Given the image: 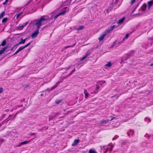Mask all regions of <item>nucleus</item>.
<instances>
[{"instance_id": "nucleus-1", "label": "nucleus", "mask_w": 153, "mask_h": 153, "mask_svg": "<svg viewBox=\"0 0 153 153\" xmlns=\"http://www.w3.org/2000/svg\"><path fill=\"white\" fill-rule=\"evenodd\" d=\"M46 16H42L40 18L37 20L35 23V25L37 27V29L39 30L40 27L45 23H43V22L47 20V19L45 18Z\"/></svg>"}, {"instance_id": "nucleus-2", "label": "nucleus", "mask_w": 153, "mask_h": 153, "mask_svg": "<svg viewBox=\"0 0 153 153\" xmlns=\"http://www.w3.org/2000/svg\"><path fill=\"white\" fill-rule=\"evenodd\" d=\"M115 27V25H114L111 26L110 28H109L105 30L104 33L106 35L108 34V33H110L111 31H112L113 30Z\"/></svg>"}, {"instance_id": "nucleus-3", "label": "nucleus", "mask_w": 153, "mask_h": 153, "mask_svg": "<svg viewBox=\"0 0 153 153\" xmlns=\"http://www.w3.org/2000/svg\"><path fill=\"white\" fill-rule=\"evenodd\" d=\"M33 139H32L29 140H28L25 141H24L21 142L18 145V146L20 147L22 145L28 143H30V142L32 141L33 140Z\"/></svg>"}, {"instance_id": "nucleus-4", "label": "nucleus", "mask_w": 153, "mask_h": 153, "mask_svg": "<svg viewBox=\"0 0 153 153\" xmlns=\"http://www.w3.org/2000/svg\"><path fill=\"white\" fill-rule=\"evenodd\" d=\"M39 30L37 29L32 34L31 36L33 38H35L37 36L38 34L39 33Z\"/></svg>"}, {"instance_id": "nucleus-5", "label": "nucleus", "mask_w": 153, "mask_h": 153, "mask_svg": "<svg viewBox=\"0 0 153 153\" xmlns=\"http://www.w3.org/2000/svg\"><path fill=\"white\" fill-rule=\"evenodd\" d=\"M66 13V11H63L62 12H60V13H59L58 14L56 15L54 17V18L55 19H56L59 16L62 15H64V14H65Z\"/></svg>"}, {"instance_id": "nucleus-6", "label": "nucleus", "mask_w": 153, "mask_h": 153, "mask_svg": "<svg viewBox=\"0 0 153 153\" xmlns=\"http://www.w3.org/2000/svg\"><path fill=\"white\" fill-rule=\"evenodd\" d=\"M114 117L112 118L111 120H101L100 121V123L101 124H106L108 122L111 121L113 120L114 119Z\"/></svg>"}, {"instance_id": "nucleus-7", "label": "nucleus", "mask_w": 153, "mask_h": 153, "mask_svg": "<svg viewBox=\"0 0 153 153\" xmlns=\"http://www.w3.org/2000/svg\"><path fill=\"white\" fill-rule=\"evenodd\" d=\"M27 23H26L25 24L24 23L21 26H19L16 27V29L17 30H22L24 27L26 25Z\"/></svg>"}, {"instance_id": "nucleus-8", "label": "nucleus", "mask_w": 153, "mask_h": 153, "mask_svg": "<svg viewBox=\"0 0 153 153\" xmlns=\"http://www.w3.org/2000/svg\"><path fill=\"white\" fill-rule=\"evenodd\" d=\"M79 142V139L75 140L73 142L72 144V146H76L77 144Z\"/></svg>"}, {"instance_id": "nucleus-9", "label": "nucleus", "mask_w": 153, "mask_h": 153, "mask_svg": "<svg viewBox=\"0 0 153 153\" xmlns=\"http://www.w3.org/2000/svg\"><path fill=\"white\" fill-rule=\"evenodd\" d=\"M26 39L27 38L24 39H23L22 38H21L20 40V41L18 44H17L16 45H18L20 44H24L25 43Z\"/></svg>"}, {"instance_id": "nucleus-10", "label": "nucleus", "mask_w": 153, "mask_h": 153, "mask_svg": "<svg viewBox=\"0 0 153 153\" xmlns=\"http://www.w3.org/2000/svg\"><path fill=\"white\" fill-rule=\"evenodd\" d=\"M106 35L103 33L102 35L100 36V37L98 38L99 41H100L102 40Z\"/></svg>"}, {"instance_id": "nucleus-11", "label": "nucleus", "mask_w": 153, "mask_h": 153, "mask_svg": "<svg viewBox=\"0 0 153 153\" xmlns=\"http://www.w3.org/2000/svg\"><path fill=\"white\" fill-rule=\"evenodd\" d=\"M148 8L149 9L150 7L153 5V0L150 1L148 2Z\"/></svg>"}, {"instance_id": "nucleus-12", "label": "nucleus", "mask_w": 153, "mask_h": 153, "mask_svg": "<svg viewBox=\"0 0 153 153\" xmlns=\"http://www.w3.org/2000/svg\"><path fill=\"white\" fill-rule=\"evenodd\" d=\"M125 17H123L122 19H119V20L118 22H117V24L119 25H121V24L123 22V21H124V19H125Z\"/></svg>"}, {"instance_id": "nucleus-13", "label": "nucleus", "mask_w": 153, "mask_h": 153, "mask_svg": "<svg viewBox=\"0 0 153 153\" xmlns=\"http://www.w3.org/2000/svg\"><path fill=\"white\" fill-rule=\"evenodd\" d=\"M84 93L85 94V98H87L88 97V95H89L88 94V92L86 90H84Z\"/></svg>"}, {"instance_id": "nucleus-14", "label": "nucleus", "mask_w": 153, "mask_h": 153, "mask_svg": "<svg viewBox=\"0 0 153 153\" xmlns=\"http://www.w3.org/2000/svg\"><path fill=\"white\" fill-rule=\"evenodd\" d=\"M7 49V47L4 48L0 50V55L3 53Z\"/></svg>"}, {"instance_id": "nucleus-15", "label": "nucleus", "mask_w": 153, "mask_h": 153, "mask_svg": "<svg viewBox=\"0 0 153 153\" xmlns=\"http://www.w3.org/2000/svg\"><path fill=\"white\" fill-rule=\"evenodd\" d=\"M59 82H57L56 84L51 88V90H53L58 85V84L60 83Z\"/></svg>"}, {"instance_id": "nucleus-16", "label": "nucleus", "mask_w": 153, "mask_h": 153, "mask_svg": "<svg viewBox=\"0 0 153 153\" xmlns=\"http://www.w3.org/2000/svg\"><path fill=\"white\" fill-rule=\"evenodd\" d=\"M90 54L89 53H88L87 52L85 56H84L82 57V58L81 59V60H82L84 59L85 58H86Z\"/></svg>"}, {"instance_id": "nucleus-17", "label": "nucleus", "mask_w": 153, "mask_h": 153, "mask_svg": "<svg viewBox=\"0 0 153 153\" xmlns=\"http://www.w3.org/2000/svg\"><path fill=\"white\" fill-rule=\"evenodd\" d=\"M23 49L21 47H19V48L15 52V53L13 55H15L17 54L19 52L22 50Z\"/></svg>"}, {"instance_id": "nucleus-18", "label": "nucleus", "mask_w": 153, "mask_h": 153, "mask_svg": "<svg viewBox=\"0 0 153 153\" xmlns=\"http://www.w3.org/2000/svg\"><path fill=\"white\" fill-rule=\"evenodd\" d=\"M88 153H97V152L95 150L91 149L89 150Z\"/></svg>"}, {"instance_id": "nucleus-19", "label": "nucleus", "mask_w": 153, "mask_h": 153, "mask_svg": "<svg viewBox=\"0 0 153 153\" xmlns=\"http://www.w3.org/2000/svg\"><path fill=\"white\" fill-rule=\"evenodd\" d=\"M31 42H29L28 43H27V44L25 45V46H22V47H21L22 48V49H23L25 48L31 44Z\"/></svg>"}, {"instance_id": "nucleus-20", "label": "nucleus", "mask_w": 153, "mask_h": 153, "mask_svg": "<svg viewBox=\"0 0 153 153\" xmlns=\"http://www.w3.org/2000/svg\"><path fill=\"white\" fill-rule=\"evenodd\" d=\"M114 146L113 145H111L110 147H108L107 148V150L108 151H109L110 152H111L112 151V149Z\"/></svg>"}, {"instance_id": "nucleus-21", "label": "nucleus", "mask_w": 153, "mask_h": 153, "mask_svg": "<svg viewBox=\"0 0 153 153\" xmlns=\"http://www.w3.org/2000/svg\"><path fill=\"white\" fill-rule=\"evenodd\" d=\"M111 65V62H108V63L105 64V66H107L108 67H110Z\"/></svg>"}, {"instance_id": "nucleus-22", "label": "nucleus", "mask_w": 153, "mask_h": 153, "mask_svg": "<svg viewBox=\"0 0 153 153\" xmlns=\"http://www.w3.org/2000/svg\"><path fill=\"white\" fill-rule=\"evenodd\" d=\"M146 5L145 4H144L142 6V8L144 11H145L146 10Z\"/></svg>"}, {"instance_id": "nucleus-23", "label": "nucleus", "mask_w": 153, "mask_h": 153, "mask_svg": "<svg viewBox=\"0 0 153 153\" xmlns=\"http://www.w3.org/2000/svg\"><path fill=\"white\" fill-rule=\"evenodd\" d=\"M84 28V26H80L79 27L77 28V30H81L82 29Z\"/></svg>"}, {"instance_id": "nucleus-24", "label": "nucleus", "mask_w": 153, "mask_h": 153, "mask_svg": "<svg viewBox=\"0 0 153 153\" xmlns=\"http://www.w3.org/2000/svg\"><path fill=\"white\" fill-rule=\"evenodd\" d=\"M7 19H8L7 18H4L2 20V22L3 23L5 22L7 20Z\"/></svg>"}, {"instance_id": "nucleus-25", "label": "nucleus", "mask_w": 153, "mask_h": 153, "mask_svg": "<svg viewBox=\"0 0 153 153\" xmlns=\"http://www.w3.org/2000/svg\"><path fill=\"white\" fill-rule=\"evenodd\" d=\"M129 36V34H127L125 36V37L122 40V41H124L125 39H127Z\"/></svg>"}, {"instance_id": "nucleus-26", "label": "nucleus", "mask_w": 153, "mask_h": 153, "mask_svg": "<svg viewBox=\"0 0 153 153\" xmlns=\"http://www.w3.org/2000/svg\"><path fill=\"white\" fill-rule=\"evenodd\" d=\"M6 43V41L4 40L3 41L2 43L1 44V46H4L5 45Z\"/></svg>"}, {"instance_id": "nucleus-27", "label": "nucleus", "mask_w": 153, "mask_h": 153, "mask_svg": "<svg viewBox=\"0 0 153 153\" xmlns=\"http://www.w3.org/2000/svg\"><path fill=\"white\" fill-rule=\"evenodd\" d=\"M22 13V12H21V13H20L19 14H16L15 15V16H16V19H18L19 17V16H20V15H21V14Z\"/></svg>"}, {"instance_id": "nucleus-28", "label": "nucleus", "mask_w": 153, "mask_h": 153, "mask_svg": "<svg viewBox=\"0 0 153 153\" xmlns=\"http://www.w3.org/2000/svg\"><path fill=\"white\" fill-rule=\"evenodd\" d=\"M119 137V136L117 135H116L114 137H113V138H112V140H116V139H117L118 137Z\"/></svg>"}, {"instance_id": "nucleus-29", "label": "nucleus", "mask_w": 153, "mask_h": 153, "mask_svg": "<svg viewBox=\"0 0 153 153\" xmlns=\"http://www.w3.org/2000/svg\"><path fill=\"white\" fill-rule=\"evenodd\" d=\"M54 118V116H51L49 118V121H50V120H53V119Z\"/></svg>"}, {"instance_id": "nucleus-30", "label": "nucleus", "mask_w": 153, "mask_h": 153, "mask_svg": "<svg viewBox=\"0 0 153 153\" xmlns=\"http://www.w3.org/2000/svg\"><path fill=\"white\" fill-rule=\"evenodd\" d=\"M61 101V100H57L55 101V102L56 104H58Z\"/></svg>"}, {"instance_id": "nucleus-31", "label": "nucleus", "mask_w": 153, "mask_h": 153, "mask_svg": "<svg viewBox=\"0 0 153 153\" xmlns=\"http://www.w3.org/2000/svg\"><path fill=\"white\" fill-rule=\"evenodd\" d=\"M48 128V127H47L45 126L42 129H40V130H42L43 129L47 130Z\"/></svg>"}, {"instance_id": "nucleus-32", "label": "nucleus", "mask_w": 153, "mask_h": 153, "mask_svg": "<svg viewBox=\"0 0 153 153\" xmlns=\"http://www.w3.org/2000/svg\"><path fill=\"white\" fill-rule=\"evenodd\" d=\"M3 89L2 88H0V94L3 91Z\"/></svg>"}, {"instance_id": "nucleus-33", "label": "nucleus", "mask_w": 153, "mask_h": 153, "mask_svg": "<svg viewBox=\"0 0 153 153\" xmlns=\"http://www.w3.org/2000/svg\"><path fill=\"white\" fill-rule=\"evenodd\" d=\"M75 71V69H74L71 72L69 76H70L73 72H74Z\"/></svg>"}, {"instance_id": "nucleus-34", "label": "nucleus", "mask_w": 153, "mask_h": 153, "mask_svg": "<svg viewBox=\"0 0 153 153\" xmlns=\"http://www.w3.org/2000/svg\"><path fill=\"white\" fill-rule=\"evenodd\" d=\"M8 0H6L3 3V4L4 5L7 2Z\"/></svg>"}, {"instance_id": "nucleus-35", "label": "nucleus", "mask_w": 153, "mask_h": 153, "mask_svg": "<svg viewBox=\"0 0 153 153\" xmlns=\"http://www.w3.org/2000/svg\"><path fill=\"white\" fill-rule=\"evenodd\" d=\"M100 88V86L99 85H97V89H98Z\"/></svg>"}, {"instance_id": "nucleus-36", "label": "nucleus", "mask_w": 153, "mask_h": 153, "mask_svg": "<svg viewBox=\"0 0 153 153\" xmlns=\"http://www.w3.org/2000/svg\"><path fill=\"white\" fill-rule=\"evenodd\" d=\"M130 131H131L132 132V133L131 134V135H133L134 133V131L133 130H132V129H131V130H130Z\"/></svg>"}, {"instance_id": "nucleus-37", "label": "nucleus", "mask_w": 153, "mask_h": 153, "mask_svg": "<svg viewBox=\"0 0 153 153\" xmlns=\"http://www.w3.org/2000/svg\"><path fill=\"white\" fill-rule=\"evenodd\" d=\"M36 134L35 133H31L30 134V135L31 136L34 135Z\"/></svg>"}, {"instance_id": "nucleus-38", "label": "nucleus", "mask_w": 153, "mask_h": 153, "mask_svg": "<svg viewBox=\"0 0 153 153\" xmlns=\"http://www.w3.org/2000/svg\"><path fill=\"white\" fill-rule=\"evenodd\" d=\"M135 0H131V3L133 4L135 1Z\"/></svg>"}, {"instance_id": "nucleus-39", "label": "nucleus", "mask_w": 153, "mask_h": 153, "mask_svg": "<svg viewBox=\"0 0 153 153\" xmlns=\"http://www.w3.org/2000/svg\"><path fill=\"white\" fill-rule=\"evenodd\" d=\"M75 45V44H74L72 46H67L66 47L67 48H69V47H73V46H74V45Z\"/></svg>"}, {"instance_id": "nucleus-40", "label": "nucleus", "mask_w": 153, "mask_h": 153, "mask_svg": "<svg viewBox=\"0 0 153 153\" xmlns=\"http://www.w3.org/2000/svg\"><path fill=\"white\" fill-rule=\"evenodd\" d=\"M100 82H102L103 83H105V81H100Z\"/></svg>"}, {"instance_id": "nucleus-41", "label": "nucleus", "mask_w": 153, "mask_h": 153, "mask_svg": "<svg viewBox=\"0 0 153 153\" xmlns=\"http://www.w3.org/2000/svg\"><path fill=\"white\" fill-rule=\"evenodd\" d=\"M108 151V150H107L105 152H104V153H106Z\"/></svg>"}, {"instance_id": "nucleus-42", "label": "nucleus", "mask_w": 153, "mask_h": 153, "mask_svg": "<svg viewBox=\"0 0 153 153\" xmlns=\"http://www.w3.org/2000/svg\"><path fill=\"white\" fill-rule=\"evenodd\" d=\"M127 134L129 136H130V134H129L128 133H127Z\"/></svg>"}, {"instance_id": "nucleus-43", "label": "nucleus", "mask_w": 153, "mask_h": 153, "mask_svg": "<svg viewBox=\"0 0 153 153\" xmlns=\"http://www.w3.org/2000/svg\"><path fill=\"white\" fill-rule=\"evenodd\" d=\"M148 119L149 120V121L150 122V119H148V118H145V119Z\"/></svg>"}, {"instance_id": "nucleus-44", "label": "nucleus", "mask_w": 153, "mask_h": 153, "mask_svg": "<svg viewBox=\"0 0 153 153\" xmlns=\"http://www.w3.org/2000/svg\"><path fill=\"white\" fill-rule=\"evenodd\" d=\"M98 92H94V94H97V93Z\"/></svg>"}, {"instance_id": "nucleus-45", "label": "nucleus", "mask_w": 153, "mask_h": 153, "mask_svg": "<svg viewBox=\"0 0 153 153\" xmlns=\"http://www.w3.org/2000/svg\"><path fill=\"white\" fill-rule=\"evenodd\" d=\"M17 113H16V114L14 116V117H16V114H17Z\"/></svg>"}, {"instance_id": "nucleus-46", "label": "nucleus", "mask_w": 153, "mask_h": 153, "mask_svg": "<svg viewBox=\"0 0 153 153\" xmlns=\"http://www.w3.org/2000/svg\"><path fill=\"white\" fill-rule=\"evenodd\" d=\"M151 66H153V64H151Z\"/></svg>"}, {"instance_id": "nucleus-47", "label": "nucleus", "mask_w": 153, "mask_h": 153, "mask_svg": "<svg viewBox=\"0 0 153 153\" xmlns=\"http://www.w3.org/2000/svg\"><path fill=\"white\" fill-rule=\"evenodd\" d=\"M70 67H69L68 68H67V70H68V69H69V68H70Z\"/></svg>"}, {"instance_id": "nucleus-48", "label": "nucleus", "mask_w": 153, "mask_h": 153, "mask_svg": "<svg viewBox=\"0 0 153 153\" xmlns=\"http://www.w3.org/2000/svg\"><path fill=\"white\" fill-rule=\"evenodd\" d=\"M105 147V146H103V148H104V147Z\"/></svg>"}, {"instance_id": "nucleus-49", "label": "nucleus", "mask_w": 153, "mask_h": 153, "mask_svg": "<svg viewBox=\"0 0 153 153\" xmlns=\"http://www.w3.org/2000/svg\"><path fill=\"white\" fill-rule=\"evenodd\" d=\"M2 141H4V140H2Z\"/></svg>"}, {"instance_id": "nucleus-50", "label": "nucleus", "mask_w": 153, "mask_h": 153, "mask_svg": "<svg viewBox=\"0 0 153 153\" xmlns=\"http://www.w3.org/2000/svg\"><path fill=\"white\" fill-rule=\"evenodd\" d=\"M20 112V111H18V113H19V112Z\"/></svg>"}, {"instance_id": "nucleus-51", "label": "nucleus", "mask_w": 153, "mask_h": 153, "mask_svg": "<svg viewBox=\"0 0 153 153\" xmlns=\"http://www.w3.org/2000/svg\"><path fill=\"white\" fill-rule=\"evenodd\" d=\"M116 42H115L114 43V44Z\"/></svg>"}, {"instance_id": "nucleus-52", "label": "nucleus", "mask_w": 153, "mask_h": 153, "mask_svg": "<svg viewBox=\"0 0 153 153\" xmlns=\"http://www.w3.org/2000/svg\"><path fill=\"white\" fill-rule=\"evenodd\" d=\"M21 106H20V105L19 106V107H21Z\"/></svg>"}, {"instance_id": "nucleus-53", "label": "nucleus", "mask_w": 153, "mask_h": 153, "mask_svg": "<svg viewBox=\"0 0 153 153\" xmlns=\"http://www.w3.org/2000/svg\"><path fill=\"white\" fill-rule=\"evenodd\" d=\"M108 146H110V144H108Z\"/></svg>"}]
</instances>
